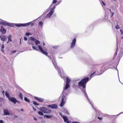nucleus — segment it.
Listing matches in <instances>:
<instances>
[{
  "label": "nucleus",
  "mask_w": 123,
  "mask_h": 123,
  "mask_svg": "<svg viewBox=\"0 0 123 123\" xmlns=\"http://www.w3.org/2000/svg\"><path fill=\"white\" fill-rule=\"evenodd\" d=\"M89 80L88 77L85 78L79 82L78 83L79 86L82 87V92L87 98L88 96L86 90V85L87 82L89 81Z\"/></svg>",
  "instance_id": "f257e3e1"
},
{
  "label": "nucleus",
  "mask_w": 123,
  "mask_h": 123,
  "mask_svg": "<svg viewBox=\"0 0 123 123\" xmlns=\"http://www.w3.org/2000/svg\"><path fill=\"white\" fill-rule=\"evenodd\" d=\"M39 110L45 113H49L51 112V110L45 107H40Z\"/></svg>",
  "instance_id": "f03ea898"
},
{
  "label": "nucleus",
  "mask_w": 123,
  "mask_h": 123,
  "mask_svg": "<svg viewBox=\"0 0 123 123\" xmlns=\"http://www.w3.org/2000/svg\"><path fill=\"white\" fill-rule=\"evenodd\" d=\"M55 8V6H54L53 7V8L47 14V15L46 16V18H49L53 14L54 12V9Z\"/></svg>",
  "instance_id": "7ed1b4c3"
},
{
  "label": "nucleus",
  "mask_w": 123,
  "mask_h": 123,
  "mask_svg": "<svg viewBox=\"0 0 123 123\" xmlns=\"http://www.w3.org/2000/svg\"><path fill=\"white\" fill-rule=\"evenodd\" d=\"M109 68L107 66H105L104 67L103 66H102L101 69V72L99 74H96V75H99L102 74L103 72V70L104 69L103 72L106 70L107 69H108Z\"/></svg>",
  "instance_id": "20e7f679"
},
{
  "label": "nucleus",
  "mask_w": 123,
  "mask_h": 123,
  "mask_svg": "<svg viewBox=\"0 0 123 123\" xmlns=\"http://www.w3.org/2000/svg\"><path fill=\"white\" fill-rule=\"evenodd\" d=\"M66 98V97L64 95H63L62 97V101L60 104V106L61 107L63 106L64 105L65 102L64 100Z\"/></svg>",
  "instance_id": "39448f33"
},
{
  "label": "nucleus",
  "mask_w": 123,
  "mask_h": 123,
  "mask_svg": "<svg viewBox=\"0 0 123 123\" xmlns=\"http://www.w3.org/2000/svg\"><path fill=\"white\" fill-rule=\"evenodd\" d=\"M38 48L39 49L40 51L43 53L46 56H47L48 53L47 52V51L46 52L45 51H44L43 49L41 46L40 45H38Z\"/></svg>",
  "instance_id": "423d86ee"
},
{
  "label": "nucleus",
  "mask_w": 123,
  "mask_h": 123,
  "mask_svg": "<svg viewBox=\"0 0 123 123\" xmlns=\"http://www.w3.org/2000/svg\"><path fill=\"white\" fill-rule=\"evenodd\" d=\"M48 107L52 109H56L57 107V105L55 104L49 105Z\"/></svg>",
  "instance_id": "0eeeda50"
},
{
  "label": "nucleus",
  "mask_w": 123,
  "mask_h": 123,
  "mask_svg": "<svg viewBox=\"0 0 123 123\" xmlns=\"http://www.w3.org/2000/svg\"><path fill=\"white\" fill-rule=\"evenodd\" d=\"M76 42V39L75 38H74L73 40L72 41L70 47L71 48H73L75 46V45Z\"/></svg>",
  "instance_id": "6e6552de"
},
{
  "label": "nucleus",
  "mask_w": 123,
  "mask_h": 123,
  "mask_svg": "<svg viewBox=\"0 0 123 123\" xmlns=\"http://www.w3.org/2000/svg\"><path fill=\"white\" fill-rule=\"evenodd\" d=\"M0 39L1 41L4 42L6 40L7 38L5 36L1 35L0 36Z\"/></svg>",
  "instance_id": "1a4fd4ad"
},
{
  "label": "nucleus",
  "mask_w": 123,
  "mask_h": 123,
  "mask_svg": "<svg viewBox=\"0 0 123 123\" xmlns=\"http://www.w3.org/2000/svg\"><path fill=\"white\" fill-rule=\"evenodd\" d=\"M8 99L9 101L14 104L16 103L17 102L16 99L14 97H10Z\"/></svg>",
  "instance_id": "9d476101"
},
{
  "label": "nucleus",
  "mask_w": 123,
  "mask_h": 123,
  "mask_svg": "<svg viewBox=\"0 0 123 123\" xmlns=\"http://www.w3.org/2000/svg\"><path fill=\"white\" fill-rule=\"evenodd\" d=\"M0 31L3 34H5L6 32V30L2 26H1V28L0 29Z\"/></svg>",
  "instance_id": "9b49d317"
},
{
  "label": "nucleus",
  "mask_w": 123,
  "mask_h": 123,
  "mask_svg": "<svg viewBox=\"0 0 123 123\" xmlns=\"http://www.w3.org/2000/svg\"><path fill=\"white\" fill-rule=\"evenodd\" d=\"M123 55V52L122 51H120V53L118 54L117 59L118 60H119L121 58L122 56Z\"/></svg>",
  "instance_id": "f8f14e48"
},
{
  "label": "nucleus",
  "mask_w": 123,
  "mask_h": 123,
  "mask_svg": "<svg viewBox=\"0 0 123 123\" xmlns=\"http://www.w3.org/2000/svg\"><path fill=\"white\" fill-rule=\"evenodd\" d=\"M4 115H9L10 114L8 110L7 109L4 110Z\"/></svg>",
  "instance_id": "ddd939ff"
},
{
  "label": "nucleus",
  "mask_w": 123,
  "mask_h": 123,
  "mask_svg": "<svg viewBox=\"0 0 123 123\" xmlns=\"http://www.w3.org/2000/svg\"><path fill=\"white\" fill-rule=\"evenodd\" d=\"M16 25L17 27L25 26V24H17Z\"/></svg>",
  "instance_id": "4468645a"
},
{
  "label": "nucleus",
  "mask_w": 123,
  "mask_h": 123,
  "mask_svg": "<svg viewBox=\"0 0 123 123\" xmlns=\"http://www.w3.org/2000/svg\"><path fill=\"white\" fill-rule=\"evenodd\" d=\"M25 26H28L30 25H31V26H32L34 25V24L32 22H30L26 23H25Z\"/></svg>",
  "instance_id": "2eb2a0df"
},
{
  "label": "nucleus",
  "mask_w": 123,
  "mask_h": 123,
  "mask_svg": "<svg viewBox=\"0 0 123 123\" xmlns=\"http://www.w3.org/2000/svg\"><path fill=\"white\" fill-rule=\"evenodd\" d=\"M62 118L64 120V121L65 122H66L68 121V118L64 116H63Z\"/></svg>",
  "instance_id": "dca6fc26"
},
{
  "label": "nucleus",
  "mask_w": 123,
  "mask_h": 123,
  "mask_svg": "<svg viewBox=\"0 0 123 123\" xmlns=\"http://www.w3.org/2000/svg\"><path fill=\"white\" fill-rule=\"evenodd\" d=\"M69 86H70L69 85V84H68V83H66L65 87L64 88V90H66L69 87Z\"/></svg>",
  "instance_id": "f3484780"
},
{
  "label": "nucleus",
  "mask_w": 123,
  "mask_h": 123,
  "mask_svg": "<svg viewBox=\"0 0 123 123\" xmlns=\"http://www.w3.org/2000/svg\"><path fill=\"white\" fill-rule=\"evenodd\" d=\"M8 23L5 22H0V24L2 25H7Z\"/></svg>",
  "instance_id": "a211bd4d"
},
{
  "label": "nucleus",
  "mask_w": 123,
  "mask_h": 123,
  "mask_svg": "<svg viewBox=\"0 0 123 123\" xmlns=\"http://www.w3.org/2000/svg\"><path fill=\"white\" fill-rule=\"evenodd\" d=\"M35 42L36 45H38L40 43V42L38 40L36 39H35Z\"/></svg>",
  "instance_id": "6ab92c4d"
},
{
  "label": "nucleus",
  "mask_w": 123,
  "mask_h": 123,
  "mask_svg": "<svg viewBox=\"0 0 123 123\" xmlns=\"http://www.w3.org/2000/svg\"><path fill=\"white\" fill-rule=\"evenodd\" d=\"M44 117H46L48 118H50L52 117V116L51 115H44Z\"/></svg>",
  "instance_id": "aec40b11"
},
{
  "label": "nucleus",
  "mask_w": 123,
  "mask_h": 123,
  "mask_svg": "<svg viewBox=\"0 0 123 123\" xmlns=\"http://www.w3.org/2000/svg\"><path fill=\"white\" fill-rule=\"evenodd\" d=\"M7 26L12 27H13L14 26V25L13 24L9 23H8Z\"/></svg>",
  "instance_id": "412c9836"
},
{
  "label": "nucleus",
  "mask_w": 123,
  "mask_h": 123,
  "mask_svg": "<svg viewBox=\"0 0 123 123\" xmlns=\"http://www.w3.org/2000/svg\"><path fill=\"white\" fill-rule=\"evenodd\" d=\"M11 37L12 35H9L7 37L8 41H9L10 42L12 41L11 39Z\"/></svg>",
  "instance_id": "4be33fe9"
},
{
  "label": "nucleus",
  "mask_w": 123,
  "mask_h": 123,
  "mask_svg": "<svg viewBox=\"0 0 123 123\" xmlns=\"http://www.w3.org/2000/svg\"><path fill=\"white\" fill-rule=\"evenodd\" d=\"M29 44H31L32 45V47L33 49H35L36 50H37L36 49V47L35 46H33V44L32 43L31 41V43L30 44V43H29Z\"/></svg>",
  "instance_id": "5701e85b"
},
{
  "label": "nucleus",
  "mask_w": 123,
  "mask_h": 123,
  "mask_svg": "<svg viewBox=\"0 0 123 123\" xmlns=\"http://www.w3.org/2000/svg\"><path fill=\"white\" fill-rule=\"evenodd\" d=\"M5 95L8 99L10 98L8 92H5Z\"/></svg>",
  "instance_id": "b1692460"
},
{
  "label": "nucleus",
  "mask_w": 123,
  "mask_h": 123,
  "mask_svg": "<svg viewBox=\"0 0 123 123\" xmlns=\"http://www.w3.org/2000/svg\"><path fill=\"white\" fill-rule=\"evenodd\" d=\"M66 83H68V84H69V83H70V80L69 79V78H68L67 77L66 78Z\"/></svg>",
  "instance_id": "393cba45"
},
{
  "label": "nucleus",
  "mask_w": 123,
  "mask_h": 123,
  "mask_svg": "<svg viewBox=\"0 0 123 123\" xmlns=\"http://www.w3.org/2000/svg\"><path fill=\"white\" fill-rule=\"evenodd\" d=\"M118 50V48L117 46V49H116V52L115 53L114 55V57H116V55H117V54Z\"/></svg>",
  "instance_id": "a878e982"
},
{
  "label": "nucleus",
  "mask_w": 123,
  "mask_h": 123,
  "mask_svg": "<svg viewBox=\"0 0 123 123\" xmlns=\"http://www.w3.org/2000/svg\"><path fill=\"white\" fill-rule=\"evenodd\" d=\"M19 98L21 99L22 100H23V95L21 93H19Z\"/></svg>",
  "instance_id": "bb28decb"
},
{
  "label": "nucleus",
  "mask_w": 123,
  "mask_h": 123,
  "mask_svg": "<svg viewBox=\"0 0 123 123\" xmlns=\"http://www.w3.org/2000/svg\"><path fill=\"white\" fill-rule=\"evenodd\" d=\"M57 2V0H53L52 1V4L50 6V7L52 6V4H55Z\"/></svg>",
  "instance_id": "cd10ccee"
},
{
  "label": "nucleus",
  "mask_w": 123,
  "mask_h": 123,
  "mask_svg": "<svg viewBox=\"0 0 123 123\" xmlns=\"http://www.w3.org/2000/svg\"><path fill=\"white\" fill-rule=\"evenodd\" d=\"M24 100L25 101L27 102H30L29 100L26 97H25L24 98Z\"/></svg>",
  "instance_id": "c85d7f7f"
},
{
  "label": "nucleus",
  "mask_w": 123,
  "mask_h": 123,
  "mask_svg": "<svg viewBox=\"0 0 123 123\" xmlns=\"http://www.w3.org/2000/svg\"><path fill=\"white\" fill-rule=\"evenodd\" d=\"M38 113L41 116H43V113L41 111H39L38 112Z\"/></svg>",
  "instance_id": "c756f323"
},
{
  "label": "nucleus",
  "mask_w": 123,
  "mask_h": 123,
  "mask_svg": "<svg viewBox=\"0 0 123 123\" xmlns=\"http://www.w3.org/2000/svg\"><path fill=\"white\" fill-rule=\"evenodd\" d=\"M44 101V99L43 98H40L38 101L40 102H43Z\"/></svg>",
  "instance_id": "7c9ffc66"
},
{
  "label": "nucleus",
  "mask_w": 123,
  "mask_h": 123,
  "mask_svg": "<svg viewBox=\"0 0 123 123\" xmlns=\"http://www.w3.org/2000/svg\"><path fill=\"white\" fill-rule=\"evenodd\" d=\"M33 104L34 105H39V104L37 103L36 101H33Z\"/></svg>",
  "instance_id": "2f4dec72"
},
{
  "label": "nucleus",
  "mask_w": 123,
  "mask_h": 123,
  "mask_svg": "<svg viewBox=\"0 0 123 123\" xmlns=\"http://www.w3.org/2000/svg\"><path fill=\"white\" fill-rule=\"evenodd\" d=\"M39 25H41V27H42L43 24L42 21H40L39 22Z\"/></svg>",
  "instance_id": "473e14b6"
},
{
  "label": "nucleus",
  "mask_w": 123,
  "mask_h": 123,
  "mask_svg": "<svg viewBox=\"0 0 123 123\" xmlns=\"http://www.w3.org/2000/svg\"><path fill=\"white\" fill-rule=\"evenodd\" d=\"M34 98L35 99L38 101L39 99L40 98H39V97H34Z\"/></svg>",
  "instance_id": "72a5a7b5"
},
{
  "label": "nucleus",
  "mask_w": 123,
  "mask_h": 123,
  "mask_svg": "<svg viewBox=\"0 0 123 123\" xmlns=\"http://www.w3.org/2000/svg\"><path fill=\"white\" fill-rule=\"evenodd\" d=\"M34 98L35 99L38 101L39 99L40 98H39V97H34Z\"/></svg>",
  "instance_id": "f704fd0d"
},
{
  "label": "nucleus",
  "mask_w": 123,
  "mask_h": 123,
  "mask_svg": "<svg viewBox=\"0 0 123 123\" xmlns=\"http://www.w3.org/2000/svg\"><path fill=\"white\" fill-rule=\"evenodd\" d=\"M30 40H32L33 41H35V39L33 37H30Z\"/></svg>",
  "instance_id": "c9c22d12"
},
{
  "label": "nucleus",
  "mask_w": 123,
  "mask_h": 123,
  "mask_svg": "<svg viewBox=\"0 0 123 123\" xmlns=\"http://www.w3.org/2000/svg\"><path fill=\"white\" fill-rule=\"evenodd\" d=\"M115 28L116 29H118L120 28V27L119 26V25H117V26H116Z\"/></svg>",
  "instance_id": "e433bc0d"
},
{
  "label": "nucleus",
  "mask_w": 123,
  "mask_h": 123,
  "mask_svg": "<svg viewBox=\"0 0 123 123\" xmlns=\"http://www.w3.org/2000/svg\"><path fill=\"white\" fill-rule=\"evenodd\" d=\"M61 2V0L60 1H57V4H56V5H57L59 4H60Z\"/></svg>",
  "instance_id": "4c0bfd02"
},
{
  "label": "nucleus",
  "mask_w": 123,
  "mask_h": 123,
  "mask_svg": "<svg viewBox=\"0 0 123 123\" xmlns=\"http://www.w3.org/2000/svg\"><path fill=\"white\" fill-rule=\"evenodd\" d=\"M16 52V51H12L11 52V53L12 54H13L15 53Z\"/></svg>",
  "instance_id": "58836bf2"
},
{
  "label": "nucleus",
  "mask_w": 123,
  "mask_h": 123,
  "mask_svg": "<svg viewBox=\"0 0 123 123\" xmlns=\"http://www.w3.org/2000/svg\"><path fill=\"white\" fill-rule=\"evenodd\" d=\"M111 17H112L113 16L114 14V13L113 12H111Z\"/></svg>",
  "instance_id": "ea45409f"
},
{
  "label": "nucleus",
  "mask_w": 123,
  "mask_h": 123,
  "mask_svg": "<svg viewBox=\"0 0 123 123\" xmlns=\"http://www.w3.org/2000/svg\"><path fill=\"white\" fill-rule=\"evenodd\" d=\"M98 119L101 120H102L103 118L102 117H98Z\"/></svg>",
  "instance_id": "a19ab883"
},
{
  "label": "nucleus",
  "mask_w": 123,
  "mask_h": 123,
  "mask_svg": "<svg viewBox=\"0 0 123 123\" xmlns=\"http://www.w3.org/2000/svg\"><path fill=\"white\" fill-rule=\"evenodd\" d=\"M4 48V47L3 44H2L1 46V49H3Z\"/></svg>",
  "instance_id": "79ce46f5"
},
{
  "label": "nucleus",
  "mask_w": 123,
  "mask_h": 123,
  "mask_svg": "<svg viewBox=\"0 0 123 123\" xmlns=\"http://www.w3.org/2000/svg\"><path fill=\"white\" fill-rule=\"evenodd\" d=\"M27 40V38L26 37H24V40L25 41H26Z\"/></svg>",
  "instance_id": "37998d69"
},
{
  "label": "nucleus",
  "mask_w": 123,
  "mask_h": 123,
  "mask_svg": "<svg viewBox=\"0 0 123 123\" xmlns=\"http://www.w3.org/2000/svg\"><path fill=\"white\" fill-rule=\"evenodd\" d=\"M120 32L122 34H123V31L122 30H120Z\"/></svg>",
  "instance_id": "c03bdc74"
},
{
  "label": "nucleus",
  "mask_w": 123,
  "mask_h": 123,
  "mask_svg": "<svg viewBox=\"0 0 123 123\" xmlns=\"http://www.w3.org/2000/svg\"><path fill=\"white\" fill-rule=\"evenodd\" d=\"M95 72H94V73H93L92 74H91L90 76V77H92V75H93V74H95Z\"/></svg>",
  "instance_id": "a18cd8bd"
},
{
  "label": "nucleus",
  "mask_w": 123,
  "mask_h": 123,
  "mask_svg": "<svg viewBox=\"0 0 123 123\" xmlns=\"http://www.w3.org/2000/svg\"><path fill=\"white\" fill-rule=\"evenodd\" d=\"M0 123H4L3 120H0Z\"/></svg>",
  "instance_id": "49530a36"
},
{
  "label": "nucleus",
  "mask_w": 123,
  "mask_h": 123,
  "mask_svg": "<svg viewBox=\"0 0 123 123\" xmlns=\"http://www.w3.org/2000/svg\"><path fill=\"white\" fill-rule=\"evenodd\" d=\"M33 108L34 111H36L37 110V109L36 108H34V107H33Z\"/></svg>",
  "instance_id": "de8ad7c7"
},
{
  "label": "nucleus",
  "mask_w": 123,
  "mask_h": 123,
  "mask_svg": "<svg viewBox=\"0 0 123 123\" xmlns=\"http://www.w3.org/2000/svg\"><path fill=\"white\" fill-rule=\"evenodd\" d=\"M58 47L57 46H55L53 47V48H57Z\"/></svg>",
  "instance_id": "09e8293b"
},
{
  "label": "nucleus",
  "mask_w": 123,
  "mask_h": 123,
  "mask_svg": "<svg viewBox=\"0 0 123 123\" xmlns=\"http://www.w3.org/2000/svg\"><path fill=\"white\" fill-rule=\"evenodd\" d=\"M26 35L27 36H28L29 35V33H26Z\"/></svg>",
  "instance_id": "8fccbe9b"
},
{
  "label": "nucleus",
  "mask_w": 123,
  "mask_h": 123,
  "mask_svg": "<svg viewBox=\"0 0 123 123\" xmlns=\"http://www.w3.org/2000/svg\"><path fill=\"white\" fill-rule=\"evenodd\" d=\"M102 3H103V4L104 5H105V4L104 3V2L103 1H102Z\"/></svg>",
  "instance_id": "3c124183"
},
{
  "label": "nucleus",
  "mask_w": 123,
  "mask_h": 123,
  "mask_svg": "<svg viewBox=\"0 0 123 123\" xmlns=\"http://www.w3.org/2000/svg\"><path fill=\"white\" fill-rule=\"evenodd\" d=\"M34 120L35 121H37V119L35 117H34Z\"/></svg>",
  "instance_id": "603ef678"
},
{
  "label": "nucleus",
  "mask_w": 123,
  "mask_h": 123,
  "mask_svg": "<svg viewBox=\"0 0 123 123\" xmlns=\"http://www.w3.org/2000/svg\"><path fill=\"white\" fill-rule=\"evenodd\" d=\"M72 123H79L78 122H73Z\"/></svg>",
  "instance_id": "864d4df0"
},
{
  "label": "nucleus",
  "mask_w": 123,
  "mask_h": 123,
  "mask_svg": "<svg viewBox=\"0 0 123 123\" xmlns=\"http://www.w3.org/2000/svg\"><path fill=\"white\" fill-rule=\"evenodd\" d=\"M1 51L3 52H4V50L3 49H1Z\"/></svg>",
  "instance_id": "5fc2aeb1"
},
{
  "label": "nucleus",
  "mask_w": 123,
  "mask_h": 123,
  "mask_svg": "<svg viewBox=\"0 0 123 123\" xmlns=\"http://www.w3.org/2000/svg\"><path fill=\"white\" fill-rule=\"evenodd\" d=\"M60 116H61L62 117L63 116H62V113H60Z\"/></svg>",
  "instance_id": "6e6d98bb"
},
{
  "label": "nucleus",
  "mask_w": 123,
  "mask_h": 123,
  "mask_svg": "<svg viewBox=\"0 0 123 123\" xmlns=\"http://www.w3.org/2000/svg\"><path fill=\"white\" fill-rule=\"evenodd\" d=\"M9 42H10V41H8H8H7V43H9Z\"/></svg>",
  "instance_id": "4d7b16f0"
},
{
  "label": "nucleus",
  "mask_w": 123,
  "mask_h": 123,
  "mask_svg": "<svg viewBox=\"0 0 123 123\" xmlns=\"http://www.w3.org/2000/svg\"><path fill=\"white\" fill-rule=\"evenodd\" d=\"M67 123H70L69 121H67Z\"/></svg>",
  "instance_id": "13d9d810"
},
{
  "label": "nucleus",
  "mask_w": 123,
  "mask_h": 123,
  "mask_svg": "<svg viewBox=\"0 0 123 123\" xmlns=\"http://www.w3.org/2000/svg\"><path fill=\"white\" fill-rule=\"evenodd\" d=\"M109 9V11H110V12H111V9Z\"/></svg>",
  "instance_id": "bf43d9fd"
},
{
  "label": "nucleus",
  "mask_w": 123,
  "mask_h": 123,
  "mask_svg": "<svg viewBox=\"0 0 123 123\" xmlns=\"http://www.w3.org/2000/svg\"><path fill=\"white\" fill-rule=\"evenodd\" d=\"M4 91H3L2 92V93H3L4 94Z\"/></svg>",
  "instance_id": "052dcab7"
},
{
  "label": "nucleus",
  "mask_w": 123,
  "mask_h": 123,
  "mask_svg": "<svg viewBox=\"0 0 123 123\" xmlns=\"http://www.w3.org/2000/svg\"><path fill=\"white\" fill-rule=\"evenodd\" d=\"M121 39H123V37H121Z\"/></svg>",
  "instance_id": "680f3d73"
},
{
  "label": "nucleus",
  "mask_w": 123,
  "mask_h": 123,
  "mask_svg": "<svg viewBox=\"0 0 123 123\" xmlns=\"http://www.w3.org/2000/svg\"><path fill=\"white\" fill-rule=\"evenodd\" d=\"M40 118H42V117H40Z\"/></svg>",
  "instance_id": "e2e57ef3"
},
{
  "label": "nucleus",
  "mask_w": 123,
  "mask_h": 123,
  "mask_svg": "<svg viewBox=\"0 0 123 123\" xmlns=\"http://www.w3.org/2000/svg\"><path fill=\"white\" fill-rule=\"evenodd\" d=\"M43 45H44V43H43Z\"/></svg>",
  "instance_id": "0e129e2a"
},
{
  "label": "nucleus",
  "mask_w": 123,
  "mask_h": 123,
  "mask_svg": "<svg viewBox=\"0 0 123 123\" xmlns=\"http://www.w3.org/2000/svg\"><path fill=\"white\" fill-rule=\"evenodd\" d=\"M67 112H68V111H67V114H68Z\"/></svg>",
  "instance_id": "69168bd1"
},
{
  "label": "nucleus",
  "mask_w": 123,
  "mask_h": 123,
  "mask_svg": "<svg viewBox=\"0 0 123 123\" xmlns=\"http://www.w3.org/2000/svg\"><path fill=\"white\" fill-rule=\"evenodd\" d=\"M15 117H17V116H15Z\"/></svg>",
  "instance_id": "338daca9"
},
{
  "label": "nucleus",
  "mask_w": 123,
  "mask_h": 123,
  "mask_svg": "<svg viewBox=\"0 0 123 123\" xmlns=\"http://www.w3.org/2000/svg\"><path fill=\"white\" fill-rule=\"evenodd\" d=\"M21 111H23V110H22H22H21Z\"/></svg>",
  "instance_id": "774afa93"
}]
</instances>
